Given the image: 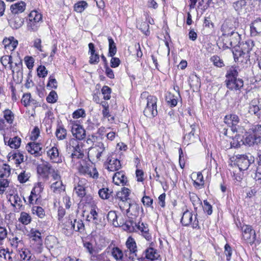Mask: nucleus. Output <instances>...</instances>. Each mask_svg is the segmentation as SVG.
Here are the masks:
<instances>
[{"mask_svg": "<svg viewBox=\"0 0 261 261\" xmlns=\"http://www.w3.org/2000/svg\"><path fill=\"white\" fill-rule=\"evenodd\" d=\"M29 21L27 24L28 30L36 32L42 21V14L37 11H32L29 15Z\"/></svg>", "mask_w": 261, "mask_h": 261, "instance_id": "obj_1", "label": "nucleus"}, {"mask_svg": "<svg viewBox=\"0 0 261 261\" xmlns=\"http://www.w3.org/2000/svg\"><path fill=\"white\" fill-rule=\"evenodd\" d=\"M146 107L144 110V114L147 117H153L158 114L157 98L152 95H148L146 98Z\"/></svg>", "mask_w": 261, "mask_h": 261, "instance_id": "obj_2", "label": "nucleus"}, {"mask_svg": "<svg viewBox=\"0 0 261 261\" xmlns=\"http://www.w3.org/2000/svg\"><path fill=\"white\" fill-rule=\"evenodd\" d=\"M125 245L127 249L124 251L125 257L133 260L137 256V248L135 240L129 237L128 238Z\"/></svg>", "mask_w": 261, "mask_h": 261, "instance_id": "obj_3", "label": "nucleus"}, {"mask_svg": "<svg viewBox=\"0 0 261 261\" xmlns=\"http://www.w3.org/2000/svg\"><path fill=\"white\" fill-rule=\"evenodd\" d=\"M82 148L78 141L75 139H70L69 145H67V149L73 152L71 155L72 159L75 157L79 159L83 156L84 153Z\"/></svg>", "mask_w": 261, "mask_h": 261, "instance_id": "obj_4", "label": "nucleus"}, {"mask_svg": "<svg viewBox=\"0 0 261 261\" xmlns=\"http://www.w3.org/2000/svg\"><path fill=\"white\" fill-rule=\"evenodd\" d=\"M240 120L239 116L234 114L227 115L224 119V123L231 127V129L233 133L238 132L240 129L239 125Z\"/></svg>", "mask_w": 261, "mask_h": 261, "instance_id": "obj_5", "label": "nucleus"}, {"mask_svg": "<svg viewBox=\"0 0 261 261\" xmlns=\"http://www.w3.org/2000/svg\"><path fill=\"white\" fill-rule=\"evenodd\" d=\"M78 169L82 174H88L94 178L98 177V173L96 168L93 166H88L84 161H83V164L80 163Z\"/></svg>", "mask_w": 261, "mask_h": 261, "instance_id": "obj_6", "label": "nucleus"}, {"mask_svg": "<svg viewBox=\"0 0 261 261\" xmlns=\"http://www.w3.org/2000/svg\"><path fill=\"white\" fill-rule=\"evenodd\" d=\"M119 206L122 211H125L127 214L136 216L138 214L139 207L135 203L129 202H123L119 204Z\"/></svg>", "mask_w": 261, "mask_h": 261, "instance_id": "obj_7", "label": "nucleus"}, {"mask_svg": "<svg viewBox=\"0 0 261 261\" xmlns=\"http://www.w3.org/2000/svg\"><path fill=\"white\" fill-rule=\"evenodd\" d=\"M250 158V159L247 155H240L238 158L237 163L240 170L245 171L248 168L250 164L253 161L251 155Z\"/></svg>", "mask_w": 261, "mask_h": 261, "instance_id": "obj_8", "label": "nucleus"}, {"mask_svg": "<svg viewBox=\"0 0 261 261\" xmlns=\"http://www.w3.org/2000/svg\"><path fill=\"white\" fill-rule=\"evenodd\" d=\"M193 215L192 212L187 210L184 212L182 216L181 219V223L185 226H188L190 224H192V227L194 228L199 227L198 222L196 220V218L192 223Z\"/></svg>", "mask_w": 261, "mask_h": 261, "instance_id": "obj_9", "label": "nucleus"}, {"mask_svg": "<svg viewBox=\"0 0 261 261\" xmlns=\"http://www.w3.org/2000/svg\"><path fill=\"white\" fill-rule=\"evenodd\" d=\"M242 237L243 239L249 243L254 242L255 240L256 234L255 230L252 228L251 226L246 225L242 228Z\"/></svg>", "mask_w": 261, "mask_h": 261, "instance_id": "obj_10", "label": "nucleus"}, {"mask_svg": "<svg viewBox=\"0 0 261 261\" xmlns=\"http://www.w3.org/2000/svg\"><path fill=\"white\" fill-rule=\"evenodd\" d=\"M248 111L250 114L261 116V101L257 99H253L249 105Z\"/></svg>", "mask_w": 261, "mask_h": 261, "instance_id": "obj_11", "label": "nucleus"}, {"mask_svg": "<svg viewBox=\"0 0 261 261\" xmlns=\"http://www.w3.org/2000/svg\"><path fill=\"white\" fill-rule=\"evenodd\" d=\"M26 149L29 152L35 156H38L41 155L42 147L39 143L31 142L27 144Z\"/></svg>", "mask_w": 261, "mask_h": 261, "instance_id": "obj_12", "label": "nucleus"}, {"mask_svg": "<svg viewBox=\"0 0 261 261\" xmlns=\"http://www.w3.org/2000/svg\"><path fill=\"white\" fill-rule=\"evenodd\" d=\"M243 81L240 79H227V87L230 90H239L243 86Z\"/></svg>", "mask_w": 261, "mask_h": 261, "instance_id": "obj_13", "label": "nucleus"}, {"mask_svg": "<svg viewBox=\"0 0 261 261\" xmlns=\"http://www.w3.org/2000/svg\"><path fill=\"white\" fill-rule=\"evenodd\" d=\"M231 22L229 20L225 21L221 27V32L223 36V40L227 41L229 35L234 32L233 28L231 27Z\"/></svg>", "mask_w": 261, "mask_h": 261, "instance_id": "obj_14", "label": "nucleus"}, {"mask_svg": "<svg viewBox=\"0 0 261 261\" xmlns=\"http://www.w3.org/2000/svg\"><path fill=\"white\" fill-rule=\"evenodd\" d=\"M45 244L50 250L52 249L53 250H57L61 247L58 239L53 236H48L46 238Z\"/></svg>", "mask_w": 261, "mask_h": 261, "instance_id": "obj_15", "label": "nucleus"}, {"mask_svg": "<svg viewBox=\"0 0 261 261\" xmlns=\"http://www.w3.org/2000/svg\"><path fill=\"white\" fill-rule=\"evenodd\" d=\"M71 132L73 136L75 137L76 140H82L85 138L86 132L85 129L79 124L72 125Z\"/></svg>", "mask_w": 261, "mask_h": 261, "instance_id": "obj_16", "label": "nucleus"}, {"mask_svg": "<svg viewBox=\"0 0 261 261\" xmlns=\"http://www.w3.org/2000/svg\"><path fill=\"white\" fill-rule=\"evenodd\" d=\"M238 46L244 52L245 60L247 61L249 58V52L252 50L253 46V42L251 40H248L245 42L240 43Z\"/></svg>", "mask_w": 261, "mask_h": 261, "instance_id": "obj_17", "label": "nucleus"}, {"mask_svg": "<svg viewBox=\"0 0 261 261\" xmlns=\"http://www.w3.org/2000/svg\"><path fill=\"white\" fill-rule=\"evenodd\" d=\"M113 181L116 185H124L127 182V177L123 171L116 172L113 176Z\"/></svg>", "mask_w": 261, "mask_h": 261, "instance_id": "obj_18", "label": "nucleus"}, {"mask_svg": "<svg viewBox=\"0 0 261 261\" xmlns=\"http://www.w3.org/2000/svg\"><path fill=\"white\" fill-rule=\"evenodd\" d=\"M9 17V23L13 29H18L22 25L24 21L23 19L15 15H12Z\"/></svg>", "mask_w": 261, "mask_h": 261, "instance_id": "obj_19", "label": "nucleus"}, {"mask_svg": "<svg viewBox=\"0 0 261 261\" xmlns=\"http://www.w3.org/2000/svg\"><path fill=\"white\" fill-rule=\"evenodd\" d=\"M37 171L40 174L46 176L54 171V168L50 164L45 162L38 166Z\"/></svg>", "mask_w": 261, "mask_h": 261, "instance_id": "obj_20", "label": "nucleus"}, {"mask_svg": "<svg viewBox=\"0 0 261 261\" xmlns=\"http://www.w3.org/2000/svg\"><path fill=\"white\" fill-rule=\"evenodd\" d=\"M107 169L110 171H116L121 168L120 161L115 158H108Z\"/></svg>", "mask_w": 261, "mask_h": 261, "instance_id": "obj_21", "label": "nucleus"}, {"mask_svg": "<svg viewBox=\"0 0 261 261\" xmlns=\"http://www.w3.org/2000/svg\"><path fill=\"white\" fill-rule=\"evenodd\" d=\"M261 33V19L255 20L250 25V34L252 36H255Z\"/></svg>", "mask_w": 261, "mask_h": 261, "instance_id": "obj_22", "label": "nucleus"}, {"mask_svg": "<svg viewBox=\"0 0 261 261\" xmlns=\"http://www.w3.org/2000/svg\"><path fill=\"white\" fill-rule=\"evenodd\" d=\"M25 3L22 1L12 5L10 10L12 15H16V14L23 12L25 9Z\"/></svg>", "mask_w": 261, "mask_h": 261, "instance_id": "obj_23", "label": "nucleus"}, {"mask_svg": "<svg viewBox=\"0 0 261 261\" xmlns=\"http://www.w3.org/2000/svg\"><path fill=\"white\" fill-rule=\"evenodd\" d=\"M129 194L130 190L125 187L123 188L121 191L118 192L116 194V197L121 201L119 204L123 202H128L127 200L129 199Z\"/></svg>", "mask_w": 261, "mask_h": 261, "instance_id": "obj_24", "label": "nucleus"}, {"mask_svg": "<svg viewBox=\"0 0 261 261\" xmlns=\"http://www.w3.org/2000/svg\"><path fill=\"white\" fill-rule=\"evenodd\" d=\"M136 229L141 232L142 235L146 240L150 241L151 240V236L149 232V229L147 225H145L143 223H139L136 226Z\"/></svg>", "mask_w": 261, "mask_h": 261, "instance_id": "obj_25", "label": "nucleus"}, {"mask_svg": "<svg viewBox=\"0 0 261 261\" xmlns=\"http://www.w3.org/2000/svg\"><path fill=\"white\" fill-rule=\"evenodd\" d=\"M227 40H229V45L231 47H237L240 43L241 37L237 32H234L229 35Z\"/></svg>", "mask_w": 261, "mask_h": 261, "instance_id": "obj_26", "label": "nucleus"}, {"mask_svg": "<svg viewBox=\"0 0 261 261\" xmlns=\"http://www.w3.org/2000/svg\"><path fill=\"white\" fill-rule=\"evenodd\" d=\"M234 47V50L233 51V55L235 61L238 62H247V61L245 60L243 51L240 49L238 46Z\"/></svg>", "mask_w": 261, "mask_h": 261, "instance_id": "obj_27", "label": "nucleus"}, {"mask_svg": "<svg viewBox=\"0 0 261 261\" xmlns=\"http://www.w3.org/2000/svg\"><path fill=\"white\" fill-rule=\"evenodd\" d=\"M8 138L4 137V141L6 144L8 142V145L12 148L16 149L18 148L21 143V139L20 138L17 137H13V138H10L7 141Z\"/></svg>", "mask_w": 261, "mask_h": 261, "instance_id": "obj_28", "label": "nucleus"}, {"mask_svg": "<svg viewBox=\"0 0 261 261\" xmlns=\"http://www.w3.org/2000/svg\"><path fill=\"white\" fill-rule=\"evenodd\" d=\"M160 255L156 250L150 247L145 250V257L150 260L157 259Z\"/></svg>", "mask_w": 261, "mask_h": 261, "instance_id": "obj_29", "label": "nucleus"}, {"mask_svg": "<svg viewBox=\"0 0 261 261\" xmlns=\"http://www.w3.org/2000/svg\"><path fill=\"white\" fill-rule=\"evenodd\" d=\"M112 255L117 261H122L124 255V252L117 247H114L112 249Z\"/></svg>", "mask_w": 261, "mask_h": 261, "instance_id": "obj_30", "label": "nucleus"}, {"mask_svg": "<svg viewBox=\"0 0 261 261\" xmlns=\"http://www.w3.org/2000/svg\"><path fill=\"white\" fill-rule=\"evenodd\" d=\"M47 155L54 162H58L59 151L57 147L54 146L47 151Z\"/></svg>", "mask_w": 261, "mask_h": 261, "instance_id": "obj_31", "label": "nucleus"}, {"mask_svg": "<svg viewBox=\"0 0 261 261\" xmlns=\"http://www.w3.org/2000/svg\"><path fill=\"white\" fill-rule=\"evenodd\" d=\"M118 216L114 211H110L108 213L107 215V219L108 220L112 223L113 225L115 226H120L121 224H122V222L118 223L117 221Z\"/></svg>", "mask_w": 261, "mask_h": 261, "instance_id": "obj_32", "label": "nucleus"}, {"mask_svg": "<svg viewBox=\"0 0 261 261\" xmlns=\"http://www.w3.org/2000/svg\"><path fill=\"white\" fill-rule=\"evenodd\" d=\"M9 201L13 206H17L20 208L22 206V201L17 194H10Z\"/></svg>", "mask_w": 261, "mask_h": 261, "instance_id": "obj_33", "label": "nucleus"}, {"mask_svg": "<svg viewBox=\"0 0 261 261\" xmlns=\"http://www.w3.org/2000/svg\"><path fill=\"white\" fill-rule=\"evenodd\" d=\"M189 84L194 90H197L200 87V80L196 75H193L190 77Z\"/></svg>", "mask_w": 261, "mask_h": 261, "instance_id": "obj_34", "label": "nucleus"}, {"mask_svg": "<svg viewBox=\"0 0 261 261\" xmlns=\"http://www.w3.org/2000/svg\"><path fill=\"white\" fill-rule=\"evenodd\" d=\"M11 173V169L10 166L7 164H3L0 166V178H8Z\"/></svg>", "mask_w": 261, "mask_h": 261, "instance_id": "obj_35", "label": "nucleus"}, {"mask_svg": "<svg viewBox=\"0 0 261 261\" xmlns=\"http://www.w3.org/2000/svg\"><path fill=\"white\" fill-rule=\"evenodd\" d=\"M189 197L195 210H197L199 207L201 206L202 202L196 194L194 193H190Z\"/></svg>", "mask_w": 261, "mask_h": 261, "instance_id": "obj_36", "label": "nucleus"}, {"mask_svg": "<svg viewBox=\"0 0 261 261\" xmlns=\"http://www.w3.org/2000/svg\"><path fill=\"white\" fill-rule=\"evenodd\" d=\"M73 229L76 231L82 232L84 230V225L81 219H74L73 222H71Z\"/></svg>", "mask_w": 261, "mask_h": 261, "instance_id": "obj_37", "label": "nucleus"}, {"mask_svg": "<svg viewBox=\"0 0 261 261\" xmlns=\"http://www.w3.org/2000/svg\"><path fill=\"white\" fill-rule=\"evenodd\" d=\"M51 189L55 193H60L65 190V187L61 180L54 182L51 186Z\"/></svg>", "mask_w": 261, "mask_h": 261, "instance_id": "obj_38", "label": "nucleus"}, {"mask_svg": "<svg viewBox=\"0 0 261 261\" xmlns=\"http://www.w3.org/2000/svg\"><path fill=\"white\" fill-rule=\"evenodd\" d=\"M260 141L258 140L255 136L252 133L247 135L245 138L244 143L249 146H252L254 144H257L260 143Z\"/></svg>", "mask_w": 261, "mask_h": 261, "instance_id": "obj_39", "label": "nucleus"}, {"mask_svg": "<svg viewBox=\"0 0 261 261\" xmlns=\"http://www.w3.org/2000/svg\"><path fill=\"white\" fill-rule=\"evenodd\" d=\"M121 225L123 226V229L125 230H127L129 232H133L136 230V226H137V224L133 220L126 221L124 224L122 223Z\"/></svg>", "mask_w": 261, "mask_h": 261, "instance_id": "obj_40", "label": "nucleus"}, {"mask_svg": "<svg viewBox=\"0 0 261 261\" xmlns=\"http://www.w3.org/2000/svg\"><path fill=\"white\" fill-rule=\"evenodd\" d=\"M258 165L256 168V171L254 176L257 184L261 185V154H259Z\"/></svg>", "mask_w": 261, "mask_h": 261, "instance_id": "obj_41", "label": "nucleus"}, {"mask_svg": "<svg viewBox=\"0 0 261 261\" xmlns=\"http://www.w3.org/2000/svg\"><path fill=\"white\" fill-rule=\"evenodd\" d=\"M30 237L35 243H39L42 241L40 232L36 229H32L30 231Z\"/></svg>", "mask_w": 261, "mask_h": 261, "instance_id": "obj_42", "label": "nucleus"}, {"mask_svg": "<svg viewBox=\"0 0 261 261\" xmlns=\"http://www.w3.org/2000/svg\"><path fill=\"white\" fill-rule=\"evenodd\" d=\"M109 41V56L113 57L117 52L116 44L111 37L108 38Z\"/></svg>", "mask_w": 261, "mask_h": 261, "instance_id": "obj_43", "label": "nucleus"}, {"mask_svg": "<svg viewBox=\"0 0 261 261\" xmlns=\"http://www.w3.org/2000/svg\"><path fill=\"white\" fill-rule=\"evenodd\" d=\"M12 156L11 160L13 161L17 166L20 164L24 161V155L22 153L19 152H15L12 154Z\"/></svg>", "mask_w": 261, "mask_h": 261, "instance_id": "obj_44", "label": "nucleus"}, {"mask_svg": "<svg viewBox=\"0 0 261 261\" xmlns=\"http://www.w3.org/2000/svg\"><path fill=\"white\" fill-rule=\"evenodd\" d=\"M31 217L29 214L26 212H21L20 216L18 219L19 221L23 225H28L31 222Z\"/></svg>", "mask_w": 261, "mask_h": 261, "instance_id": "obj_45", "label": "nucleus"}, {"mask_svg": "<svg viewBox=\"0 0 261 261\" xmlns=\"http://www.w3.org/2000/svg\"><path fill=\"white\" fill-rule=\"evenodd\" d=\"M94 149L97 152L96 157L97 159H100L102 153L106 149V146L102 142H99Z\"/></svg>", "mask_w": 261, "mask_h": 261, "instance_id": "obj_46", "label": "nucleus"}, {"mask_svg": "<svg viewBox=\"0 0 261 261\" xmlns=\"http://www.w3.org/2000/svg\"><path fill=\"white\" fill-rule=\"evenodd\" d=\"M90 259L92 261H107V256L106 253L103 252L101 254H97L96 252L95 254L90 256Z\"/></svg>", "mask_w": 261, "mask_h": 261, "instance_id": "obj_47", "label": "nucleus"}, {"mask_svg": "<svg viewBox=\"0 0 261 261\" xmlns=\"http://www.w3.org/2000/svg\"><path fill=\"white\" fill-rule=\"evenodd\" d=\"M32 211L33 214L36 215L40 218H43L45 216L44 210L40 206H34Z\"/></svg>", "mask_w": 261, "mask_h": 261, "instance_id": "obj_48", "label": "nucleus"}, {"mask_svg": "<svg viewBox=\"0 0 261 261\" xmlns=\"http://www.w3.org/2000/svg\"><path fill=\"white\" fill-rule=\"evenodd\" d=\"M213 0H198V8L205 11L210 6Z\"/></svg>", "mask_w": 261, "mask_h": 261, "instance_id": "obj_49", "label": "nucleus"}, {"mask_svg": "<svg viewBox=\"0 0 261 261\" xmlns=\"http://www.w3.org/2000/svg\"><path fill=\"white\" fill-rule=\"evenodd\" d=\"M4 117L8 123L10 124L12 123L14 116L11 110L9 109L5 110L4 111Z\"/></svg>", "mask_w": 261, "mask_h": 261, "instance_id": "obj_50", "label": "nucleus"}, {"mask_svg": "<svg viewBox=\"0 0 261 261\" xmlns=\"http://www.w3.org/2000/svg\"><path fill=\"white\" fill-rule=\"evenodd\" d=\"M56 135L59 140H63L66 136V130L60 126L56 130Z\"/></svg>", "mask_w": 261, "mask_h": 261, "instance_id": "obj_51", "label": "nucleus"}, {"mask_svg": "<svg viewBox=\"0 0 261 261\" xmlns=\"http://www.w3.org/2000/svg\"><path fill=\"white\" fill-rule=\"evenodd\" d=\"M74 191L81 197H84L86 194L85 187L80 184L74 187Z\"/></svg>", "mask_w": 261, "mask_h": 261, "instance_id": "obj_52", "label": "nucleus"}, {"mask_svg": "<svg viewBox=\"0 0 261 261\" xmlns=\"http://www.w3.org/2000/svg\"><path fill=\"white\" fill-rule=\"evenodd\" d=\"M30 177V173L29 172L23 171L18 175V180L20 183H24L29 180Z\"/></svg>", "mask_w": 261, "mask_h": 261, "instance_id": "obj_53", "label": "nucleus"}, {"mask_svg": "<svg viewBox=\"0 0 261 261\" xmlns=\"http://www.w3.org/2000/svg\"><path fill=\"white\" fill-rule=\"evenodd\" d=\"M211 61L213 63L214 65L218 67H222L224 66L222 60L217 56H214L211 57Z\"/></svg>", "mask_w": 261, "mask_h": 261, "instance_id": "obj_54", "label": "nucleus"}, {"mask_svg": "<svg viewBox=\"0 0 261 261\" xmlns=\"http://www.w3.org/2000/svg\"><path fill=\"white\" fill-rule=\"evenodd\" d=\"M87 6V3L85 1H81L74 5V10L77 12H82Z\"/></svg>", "mask_w": 261, "mask_h": 261, "instance_id": "obj_55", "label": "nucleus"}, {"mask_svg": "<svg viewBox=\"0 0 261 261\" xmlns=\"http://www.w3.org/2000/svg\"><path fill=\"white\" fill-rule=\"evenodd\" d=\"M252 134L258 140L261 141V125H256L252 128Z\"/></svg>", "mask_w": 261, "mask_h": 261, "instance_id": "obj_56", "label": "nucleus"}, {"mask_svg": "<svg viewBox=\"0 0 261 261\" xmlns=\"http://www.w3.org/2000/svg\"><path fill=\"white\" fill-rule=\"evenodd\" d=\"M84 247L86 248L87 251L90 254V256H93L96 252V250L93 248V245L90 242L84 243Z\"/></svg>", "mask_w": 261, "mask_h": 261, "instance_id": "obj_57", "label": "nucleus"}, {"mask_svg": "<svg viewBox=\"0 0 261 261\" xmlns=\"http://www.w3.org/2000/svg\"><path fill=\"white\" fill-rule=\"evenodd\" d=\"M101 92L103 96V98L105 100H109L110 99L111 89L110 87L107 86H103L101 89Z\"/></svg>", "mask_w": 261, "mask_h": 261, "instance_id": "obj_58", "label": "nucleus"}, {"mask_svg": "<svg viewBox=\"0 0 261 261\" xmlns=\"http://www.w3.org/2000/svg\"><path fill=\"white\" fill-rule=\"evenodd\" d=\"M1 62L4 66L6 67L8 64H10L11 67L12 63V57L10 56H4L1 58Z\"/></svg>", "mask_w": 261, "mask_h": 261, "instance_id": "obj_59", "label": "nucleus"}, {"mask_svg": "<svg viewBox=\"0 0 261 261\" xmlns=\"http://www.w3.org/2000/svg\"><path fill=\"white\" fill-rule=\"evenodd\" d=\"M58 95L55 91H51L46 97V100L49 103H54L57 100Z\"/></svg>", "mask_w": 261, "mask_h": 261, "instance_id": "obj_60", "label": "nucleus"}, {"mask_svg": "<svg viewBox=\"0 0 261 261\" xmlns=\"http://www.w3.org/2000/svg\"><path fill=\"white\" fill-rule=\"evenodd\" d=\"M9 181L7 178H1L0 179V194H3L5 191V188L9 186Z\"/></svg>", "mask_w": 261, "mask_h": 261, "instance_id": "obj_61", "label": "nucleus"}, {"mask_svg": "<svg viewBox=\"0 0 261 261\" xmlns=\"http://www.w3.org/2000/svg\"><path fill=\"white\" fill-rule=\"evenodd\" d=\"M109 191V190L108 188H102L100 189L98 192L99 196L103 199H108L110 195Z\"/></svg>", "mask_w": 261, "mask_h": 261, "instance_id": "obj_62", "label": "nucleus"}, {"mask_svg": "<svg viewBox=\"0 0 261 261\" xmlns=\"http://www.w3.org/2000/svg\"><path fill=\"white\" fill-rule=\"evenodd\" d=\"M90 60H89V63L91 64H97L99 61V55L94 53L93 54H90Z\"/></svg>", "mask_w": 261, "mask_h": 261, "instance_id": "obj_63", "label": "nucleus"}, {"mask_svg": "<svg viewBox=\"0 0 261 261\" xmlns=\"http://www.w3.org/2000/svg\"><path fill=\"white\" fill-rule=\"evenodd\" d=\"M85 112L82 109L77 110L74 111L72 114L73 118L75 119H77L80 117H85Z\"/></svg>", "mask_w": 261, "mask_h": 261, "instance_id": "obj_64", "label": "nucleus"}]
</instances>
